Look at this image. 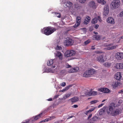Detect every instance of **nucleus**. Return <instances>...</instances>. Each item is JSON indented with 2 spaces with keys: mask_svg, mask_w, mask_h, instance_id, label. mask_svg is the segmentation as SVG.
Wrapping results in <instances>:
<instances>
[{
  "mask_svg": "<svg viewBox=\"0 0 123 123\" xmlns=\"http://www.w3.org/2000/svg\"><path fill=\"white\" fill-rule=\"evenodd\" d=\"M96 72L95 69L90 68L86 70L83 74V76L85 77H89L93 76Z\"/></svg>",
  "mask_w": 123,
  "mask_h": 123,
  "instance_id": "1",
  "label": "nucleus"
},
{
  "mask_svg": "<svg viewBox=\"0 0 123 123\" xmlns=\"http://www.w3.org/2000/svg\"><path fill=\"white\" fill-rule=\"evenodd\" d=\"M120 2L119 0H114L111 3V6L112 9H116L119 6Z\"/></svg>",
  "mask_w": 123,
  "mask_h": 123,
  "instance_id": "2",
  "label": "nucleus"
},
{
  "mask_svg": "<svg viewBox=\"0 0 123 123\" xmlns=\"http://www.w3.org/2000/svg\"><path fill=\"white\" fill-rule=\"evenodd\" d=\"M74 43L73 41L71 38H66L64 42V44L66 46H68L72 45Z\"/></svg>",
  "mask_w": 123,
  "mask_h": 123,
  "instance_id": "3",
  "label": "nucleus"
},
{
  "mask_svg": "<svg viewBox=\"0 0 123 123\" xmlns=\"http://www.w3.org/2000/svg\"><path fill=\"white\" fill-rule=\"evenodd\" d=\"M115 103H111L109 106L108 108L107 109V112L108 114H111L113 110V107H115Z\"/></svg>",
  "mask_w": 123,
  "mask_h": 123,
  "instance_id": "4",
  "label": "nucleus"
},
{
  "mask_svg": "<svg viewBox=\"0 0 123 123\" xmlns=\"http://www.w3.org/2000/svg\"><path fill=\"white\" fill-rule=\"evenodd\" d=\"M115 57L118 60L122 59L123 58V52H117L115 54Z\"/></svg>",
  "mask_w": 123,
  "mask_h": 123,
  "instance_id": "5",
  "label": "nucleus"
},
{
  "mask_svg": "<svg viewBox=\"0 0 123 123\" xmlns=\"http://www.w3.org/2000/svg\"><path fill=\"white\" fill-rule=\"evenodd\" d=\"M81 18L80 17L78 16L76 17V23L73 26V27L76 28L80 25L81 21Z\"/></svg>",
  "mask_w": 123,
  "mask_h": 123,
  "instance_id": "6",
  "label": "nucleus"
},
{
  "mask_svg": "<svg viewBox=\"0 0 123 123\" xmlns=\"http://www.w3.org/2000/svg\"><path fill=\"white\" fill-rule=\"evenodd\" d=\"M96 60L100 63H102L105 61L104 59V56L102 55L98 56L96 58Z\"/></svg>",
  "mask_w": 123,
  "mask_h": 123,
  "instance_id": "7",
  "label": "nucleus"
},
{
  "mask_svg": "<svg viewBox=\"0 0 123 123\" xmlns=\"http://www.w3.org/2000/svg\"><path fill=\"white\" fill-rule=\"evenodd\" d=\"M109 10V8L108 6H105L104 9L103 15L105 16L107 15L108 14Z\"/></svg>",
  "mask_w": 123,
  "mask_h": 123,
  "instance_id": "8",
  "label": "nucleus"
},
{
  "mask_svg": "<svg viewBox=\"0 0 123 123\" xmlns=\"http://www.w3.org/2000/svg\"><path fill=\"white\" fill-rule=\"evenodd\" d=\"M98 91L104 93H108L110 92V91L109 89L105 88L99 89H98Z\"/></svg>",
  "mask_w": 123,
  "mask_h": 123,
  "instance_id": "9",
  "label": "nucleus"
},
{
  "mask_svg": "<svg viewBox=\"0 0 123 123\" xmlns=\"http://www.w3.org/2000/svg\"><path fill=\"white\" fill-rule=\"evenodd\" d=\"M79 69V68L76 67L74 68H70L68 72L70 73L76 72L78 71Z\"/></svg>",
  "mask_w": 123,
  "mask_h": 123,
  "instance_id": "10",
  "label": "nucleus"
},
{
  "mask_svg": "<svg viewBox=\"0 0 123 123\" xmlns=\"http://www.w3.org/2000/svg\"><path fill=\"white\" fill-rule=\"evenodd\" d=\"M115 67L117 69L123 68V62L120 63H116L115 64Z\"/></svg>",
  "mask_w": 123,
  "mask_h": 123,
  "instance_id": "11",
  "label": "nucleus"
},
{
  "mask_svg": "<svg viewBox=\"0 0 123 123\" xmlns=\"http://www.w3.org/2000/svg\"><path fill=\"white\" fill-rule=\"evenodd\" d=\"M56 60L55 59H52L49 61L47 62V65L48 66H50L51 65L53 64L54 65H55V63H56Z\"/></svg>",
  "mask_w": 123,
  "mask_h": 123,
  "instance_id": "12",
  "label": "nucleus"
},
{
  "mask_svg": "<svg viewBox=\"0 0 123 123\" xmlns=\"http://www.w3.org/2000/svg\"><path fill=\"white\" fill-rule=\"evenodd\" d=\"M43 30V31H55L56 30V29L51 26L44 27Z\"/></svg>",
  "mask_w": 123,
  "mask_h": 123,
  "instance_id": "13",
  "label": "nucleus"
},
{
  "mask_svg": "<svg viewBox=\"0 0 123 123\" xmlns=\"http://www.w3.org/2000/svg\"><path fill=\"white\" fill-rule=\"evenodd\" d=\"M89 5L90 7L92 9H95L96 8V5L95 2L94 1H91L90 2Z\"/></svg>",
  "mask_w": 123,
  "mask_h": 123,
  "instance_id": "14",
  "label": "nucleus"
},
{
  "mask_svg": "<svg viewBox=\"0 0 123 123\" xmlns=\"http://www.w3.org/2000/svg\"><path fill=\"white\" fill-rule=\"evenodd\" d=\"M72 5V2L69 1H68L64 3V6L65 7H67L71 6Z\"/></svg>",
  "mask_w": 123,
  "mask_h": 123,
  "instance_id": "15",
  "label": "nucleus"
},
{
  "mask_svg": "<svg viewBox=\"0 0 123 123\" xmlns=\"http://www.w3.org/2000/svg\"><path fill=\"white\" fill-rule=\"evenodd\" d=\"M55 55L57 57H58L60 59H62V55L60 52L56 51L55 53Z\"/></svg>",
  "mask_w": 123,
  "mask_h": 123,
  "instance_id": "16",
  "label": "nucleus"
},
{
  "mask_svg": "<svg viewBox=\"0 0 123 123\" xmlns=\"http://www.w3.org/2000/svg\"><path fill=\"white\" fill-rule=\"evenodd\" d=\"M107 21L108 23L111 24H113L115 23L114 19L111 17L108 18L107 20Z\"/></svg>",
  "mask_w": 123,
  "mask_h": 123,
  "instance_id": "17",
  "label": "nucleus"
},
{
  "mask_svg": "<svg viewBox=\"0 0 123 123\" xmlns=\"http://www.w3.org/2000/svg\"><path fill=\"white\" fill-rule=\"evenodd\" d=\"M122 77L120 72H117L114 78L116 80H119Z\"/></svg>",
  "mask_w": 123,
  "mask_h": 123,
  "instance_id": "18",
  "label": "nucleus"
},
{
  "mask_svg": "<svg viewBox=\"0 0 123 123\" xmlns=\"http://www.w3.org/2000/svg\"><path fill=\"white\" fill-rule=\"evenodd\" d=\"M45 113V112H43L39 115L36 116L35 117H34V119L35 120H37V119L41 117V116L43 114H44Z\"/></svg>",
  "mask_w": 123,
  "mask_h": 123,
  "instance_id": "19",
  "label": "nucleus"
},
{
  "mask_svg": "<svg viewBox=\"0 0 123 123\" xmlns=\"http://www.w3.org/2000/svg\"><path fill=\"white\" fill-rule=\"evenodd\" d=\"M120 111V110L119 109H117L115 110H113L111 114L113 115H116L119 113Z\"/></svg>",
  "mask_w": 123,
  "mask_h": 123,
  "instance_id": "20",
  "label": "nucleus"
},
{
  "mask_svg": "<svg viewBox=\"0 0 123 123\" xmlns=\"http://www.w3.org/2000/svg\"><path fill=\"white\" fill-rule=\"evenodd\" d=\"M105 107H103L102 109H100L99 111V114L100 115L103 114L105 110Z\"/></svg>",
  "mask_w": 123,
  "mask_h": 123,
  "instance_id": "21",
  "label": "nucleus"
},
{
  "mask_svg": "<svg viewBox=\"0 0 123 123\" xmlns=\"http://www.w3.org/2000/svg\"><path fill=\"white\" fill-rule=\"evenodd\" d=\"M54 31H42V33L47 35H49L53 32Z\"/></svg>",
  "mask_w": 123,
  "mask_h": 123,
  "instance_id": "22",
  "label": "nucleus"
},
{
  "mask_svg": "<svg viewBox=\"0 0 123 123\" xmlns=\"http://www.w3.org/2000/svg\"><path fill=\"white\" fill-rule=\"evenodd\" d=\"M70 50H67L65 54V57H67L71 56L70 54Z\"/></svg>",
  "mask_w": 123,
  "mask_h": 123,
  "instance_id": "23",
  "label": "nucleus"
},
{
  "mask_svg": "<svg viewBox=\"0 0 123 123\" xmlns=\"http://www.w3.org/2000/svg\"><path fill=\"white\" fill-rule=\"evenodd\" d=\"M100 38V36L99 35H94L93 36V40H99Z\"/></svg>",
  "mask_w": 123,
  "mask_h": 123,
  "instance_id": "24",
  "label": "nucleus"
},
{
  "mask_svg": "<svg viewBox=\"0 0 123 123\" xmlns=\"http://www.w3.org/2000/svg\"><path fill=\"white\" fill-rule=\"evenodd\" d=\"M103 65L106 67L109 68L111 66V63L106 62L104 63Z\"/></svg>",
  "mask_w": 123,
  "mask_h": 123,
  "instance_id": "25",
  "label": "nucleus"
},
{
  "mask_svg": "<svg viewBox=\"0 0 123 123\" xmlns=\"http://www.w3.org/2000/svg\"><path fill=\"white\" fill-rule=\"evenodd\" d=\"M118 83L117 81L114 82L112 83L111 84V85L113 86V88H115L118 86Z\"/></svg>",
  "mask_w": 123,
  "mask_h": 123,
  "instance_id": "26",
  "label": "nucleus"
},
{
  "mask_svg": "<svg viewBox=\"0 0 123 123\" xmlns=\"http://www.w3.org/2000/svg\"><path fill=\"white\" fill-rule=\"evenodd\" d=\"M71 99L72 102H73L78 101L79 100V98L77 97H74L71 98Z\"/></svg>",
  "mask_w": 123,
  "mask_h": 123,
  "instance_id": "27",
  "label": "nucleus"
},
{
  "mask_svg": "<svg viewBox=\"0 0 123 123\" xmlns=\"http://www.w3.org/2000/svg\"><path fill=\"white\" fill-rule=\"evenodd\" d=\"M90 93H89V96L95 95L97 94V92L96 91L90 92Z\"/></svg>",
  "mask_w": 123,
  "mask_h": 123,
  "instance_id": "28",
  "label": "nucleus"
},
{
  "mask_svg": "<svg viewBox=\"0 0 123 123\" xmlns=\"http://www.w3.org/2000/svg\"><path fill=\"white\" fill-rule=\"evenodd\" d=\"M116 46H113L111 47H108L107 48H106L105 49L106 50H110L111 49H115L116 48Z\"/></svg>",
  "mask_w": 123,
  "mask_h": 123,
  "instance_id": "29",
  "label": "nucleus"
},
{
  "mask_svg": "<svg viewBox=\"0 0 123 123\" xmlns=\"http://www.w3.org/2000/svg\"><path fill=\"white\" fill-rule=\"evenodd\" d=\"M97 2L100 3L102 5H104L106 3V2L104 0H97Z\"/></svg>",
  "mask_w": 123,
  "mask_h": 123,
  "instance_id": "30",
  "label": "nucleus"
},
{
  "mask_svg": "<svg viewBox=\"0 0 123 123\" xmlns=\"http://www.w3.org/2000/svg\"><path fill=\"white\" fill-rule=\"evenodd\" d=\"M45 71L47 73H54L55 72L54 70L52 69L51 68L48 69L47 70Z\"/></svg>",
  "mask_w": 123,
  "mask_h": 123,
  "instance_id": "31",
  "label": "nucleus"
},
{
  "mask_svg": "<svg viewBox=\"0 0 123 123\" xmlns=\"http://www.w3.org/2000/svg\"><path fill=\"white\" fill-rule=\"evenodd\" d=\"M98 21V19L97 18L95 17L93 18L92 20V23L93 24H95Z\"/></svg>",
  "mask_w": 123,
  "mask_h": 123,
  "instance_id": "32",
  "label": "nucleus"
},
{
  "mask_svg": "<svg viewBox=\"0 0 123 123\" xmlns=\"http://www.w3.org/2000/svg\"><path fill=\"white\" fill-rule=\"evenodd\" d=\"M71 93H68L66 94L63 97V98L64 99H66L69 97L71 95Z\"/></svg>",
  "mask_w": 123,
  "mask_h": 123,
  "instance_id": "33",
  "label": "nucleus"
},
{
  "mask_svg": "<svg viewBox=\"0 0 123 123\" xmlns=\"http://www.w3.org/2000/svg\"><path fill=\"white\" fill-rule=\"evenodd\" d=\"M70 52L71 56L74 55L75 54V52L73 50H70Z\"/></svg>",
  "mask_w": 123,
  "mask_h": 123,
  "instance_id": "34",
  "label": "nucleus"
},
{
  "mask_svg": "<svg viewBox=\"0 0 123 123\" xmlns=\"http://www.w3.org/2000/svg\"><path fill=\"white\" fill-rule=\"evenodd\" d=\"M98 117L97 116H95L93 117L91 119V121H96L98 119Z\"/></svg>",
  "mask_w": 123,
  "mask_h": 123,
  "instance_id": "35",
  "label": "nucleus"
},
{
  "mask_svg": "<svg viewBox=\"0 0 123 123\" xmlns=\"http://www.w3.org/2000/svg\"><path fill=\"white\" fill-rule=\"evenodd\" d=\"M74 8L77 9H79L81 7V6L80 5L76 4L74 5Z\"/></svg>",
  "mask_w": 123,
  "mask_h": 123,
  "instance_id": "36",
  "label": "nucleus"
},
{
  "mask_svg": "<svg viewBox=\"0 0 123 123\" xmlns=\"http://www.w3.org/2000/svg\"><path fill=\"white\" fill-rule=\"evenodd\" d=\"M55 48L57 50H60L62 49V47L60 46L57 45Z\"/></svg>",
  "mask_w": 123,
  "mask_h": 123,
  "instance_id": "37",
  "label": "nucleus"
},
{
  "mask_svg": "<svg viewBox=\"0 0 123 123\" xmlns=\"http://www.w3.org/2000/svg\"><path fill=\"white\" fill-rule=\"evenodd\" d=\"M98 102V101L97 100H95L91 101L90 102V103L92 104H94Z\"/></svg>",
  "mask_w": 123,
  "mask_h": 123,
  "instance_id": "38",
  "label": "nucleus"
},
{
  "mask_svg": "<svg viewBox=\"0 0 123 123\" xmlns=\"http://www.w3.org/2000/svg\"><path fill=\"white\" fill-rule=\"evenodd\" d=\"M91 112V111L89 110L85 112L84 113L86 115H87L89 113Z\"/></svg>",
  "mask_w": 123,
  "mask_h": 123,
  "instance_id": "39",
  "label": "nucleus"
},
{
  "mask_svg": "<svg viewBox=\"0 0 123 123\" xmlns=\"http://www.w3.org/2000/svg\"><path fill=\"white\" fill-rule=\"evenodd\" d=\"M55 15L58 18H60L61 17V14L60 13H55Z\"/></svg>",
  "mask_w": 123,
  "mask_h": 123,
  "instance_id": "40",
  "label": "nucleus"
},
{
  "mask_svg": "<svg viewBox=\"0 0 123 123\" xmlns=\"http://www.w3.org/2000/svg\"><path fill=\"white\" fill-rule=\"evenodd\" d=\"M90 21H88L87 20L85 19L84 22V23L85 24H89Z\"/></svg>",
  "mask_w": 123,
  "mask_h": 123,
  "instance_id": "41",
  "label": "nucleus"
},
{
  "mask_svg": "<svg viewBox=\"0 0 123 123\" xmlns=\"http://www.w3.org/2000/svg\"><path fill=\"white\" fill-rule=\"evenodd\" d=\"M85 19L87 20L88 21H90V17L89 16H87L86 17V18Z\"/></svg>",
  "mask_w": 123,
  "mask_h": 123,
  "instance_id": "42",
  "label": "nucleus"
},
{
  "mask_svg": "<svg viewBox=\"0 0 123 123\" xmlns=\"http://www.w3.org/2000/svg\"><path fill=\"white\" fill-rule=\"evenodd\" d=\"M49 119L48 118H47L42 120L40 122H46L49 121Z\"/></svg>",
  "mask_w": 123,
  "mask_h": 123,
  "instance_id": "43",
  "label": "nucleus"
},
{
  "mask_svg": "<svg viewBox=\"0 0 123 123\" xmlns=\"http://www.w3.org/2000/svg\"><path fill=\"white\" fill-rule=\"evenodd\" d=\"M90 42V41L89 40H88L85 41L84 42L85 44L86 45L88 44Z\"/></svg>",
  "mask_w": 123,
  "mask_h": 123,
  "instance_id": "44",
  "label": "nucleus"
},
{
  "mask_svg": "<svg viewBox=\"0 0 123 123\" xmlns=\"http://www.w3.org/2000/svg\"><path fill=\"white\" fill-rule=\"evenodd\" d=\"M66 85V84L65 82H63L61 84V85L62 86H64Z\"/></svg>",
  "mask_w": 123,
  "mask_h": 123,
  "instance_id": "45",
  "label": "nucleus"
},
{
  "mask_svg": "<svg viewBox=\"0 0 123 123\" xmlns=\"http://www.w3.org/2000/svg\"><path fill=\"white\" fill-rule=\"evenodd\" d=\"M118 92L119 93L123 94V89L119 91Z\"/></svg>",
  "mask_w": 123,
  "mask_h": 123,
  "instance_id": "46",
  "label": "nucleus"
},
{
  "mask_svg": "<svg viewBox=\"0 0 123 123\" xmlns=\"http://www.w3.org/2000/svg\"><path fill=\"white\" fill-rule=\"evenodd\" d=\"M86 0H79L80 2L81 3H84L85 2Z\"/></svg>",
  "mask_w": 123,
  "mask_h": 123,
  "instance_id": "47",
  "label": "nucleus"
},
{
  "mask_svg": "<svg viewBox=\"0 0 123 123\" xmlns=\"http://www.w3.org/2000/svg\"><path fill=\"white\" fill-rule=\"evenodd\" d=\"M97 18L98 19V20L100 22L101 21H102V20L101 19V18L99 16H98L97 17Z\"/></svg>",
  "mask_w": 123,
  "mask_h": 123,
  "instance_id": "48",
  "label": "nucleus"
},
{
  "mask_svg": "<svg viewBox=\"0 0 123 123\" xmlns=\"http://www.w3.org/2000/svg\"><path fill=\"white\" fill-rule=\"evenodd\" d=\"M96 108V107H94L92 108H91L90 109V110L91 111V112H92V111H93L94 110V109H95Z\"/></svg>",
  "mask_w": 123,
  "mask_h": 123,
  "instance_id": "49",
  "label": "nucleus"
},
{
  "mask_svg": "<svg viewBox=\"0 0 123 123\" xmlns=\"http://www.w3.org/2000/svg\"><path fill=\"white\" fill-rule=\"evenodd\" d=\"M71 86L70 85H69L68 86H67L66 87L65 90H68L69 88Z\"/></svg>",
  "mask_w": 123,
  "mask_h": 123,
  "instance_id": "50",
  "label": "nucleus"
},
{
  "mask_svg": "<svg viewBox=\"0 0 123 123\" xmlns=\"http://www.w3.org/2000/svg\"><path fill=\"white\" fill-rule=\"evenodd\" d=\"M90 93V92H86L85 93V95H86V96H89V93Z\"/></svg>",
  "mask_w": 123,
  "mask_h": 123,
  "instance_id": "51",
  "label": "nucleus"
},
{
  "mask_svg": "<svg viewBox=\"0 0 123 123\" xmlns=\"http://www.w3.org/2000/svg\"><path fill=\"white\" fill-rule=\"evenodd\" d=\"M120 16L121 17H123V11L120 13Z\"/></svg>",
  "mask_w": 123,
  "mask_h": 123,
  "instance_id": "52",
  "label": "nucleus"
},
{
  "mask_svg": "<svg viewBox=\"0 0 123 123\" xmlns=\"http://www.w3.org/2000/svg\"><path fill=\"white\" fill-rule=\"evenodd\" d=\"M123 102V101L121 99H120L119 100L118 102V103L119 104H121Z\"/></svg>",
  "mask_w": 123,
  "mask_h": 123,
  "instance_id": "53",
  "label": "nucleus"
},
{
  "mask_svg": "<svg viewBox=\"0 0 123 123\" xmlns=\"http://www.w3.org/2000/svg\"><path fill=\"white\" fill-rule=\"evenodd\" d=\"M104 105V103H102L98 105V108H99L101 107H102Z\"/></svg>",
  "mask_w": 123,
  "mask_h": 123,
  "instance_id": "54",
  "label": "nucleus"
},
{
  "mask_svg": "<svg viewBox=\"0 0 123 123\" xmlns=\"http://www.w3.org/2000/svg\"><path fill=\"white\" fill-rule=\"evenodd\" d=\"M92 116V114H90V115H89L88 117V119H89Z\"/></svg>",
  "mask_w": 123,
  "mask_h": 123,
  "instance_id": "55",
  "label": "nucleus"
},
{
  "mask_svg": "<svg viewBox=\"0 0 123 123\" xmlns=\"http://www.w3.org/2000/svg\"><path fill=\"white\" fill-rule=\"evenodd\" d=\"M78 107V106L77 105H73L72 106V107L75 108H76L77 107Z\"/></svg>",
  "mask_w": 123,
  "mask_h": 123,
  "instance_id": "56",
  "label": "nucleus"
},
{
  "mask_svg": "<svg viewBox=\"0 0 123 123\" xmlns=\"http://www.w3.org/2000/svg\"><path fill=\"white\" fill-rule=\"evenodd\" d=\"M98 26L99 25H95V27L96 29H97L98 28Z\"/></svg>",
  "mask_w": 123,
  "mask_h": 123,
  "instance_id": "57",
  "label": "nucleus"
},
{
  "mask_svg": "<svg viewBox=\"0 0 123 123\" xmlns=\"http://www.w3.org/2000/svg\"><path fill=\"white\" fill-rule=\"evenodd\" d=\"M112 44H107L106 45V46L107 47L110 46H111Z\"/></svg>",
  "mask_w": 123,
  "mask_h": 123,
  "instance_id": "58",
  "label": "nucleus"
},
{
  "mask_svg": "<svg viewBox=\"0 0 123 123\" xmlns=\"http://www.w3.org/2000/svg\"><path fill=\"white\" fill-rule=\"evenodd\" d=\"M47 100L48 101H51L52 100V98H50L47 99Z\"/></svg>",
  "mask_w": 123,
  "mask_h": 123,
  "instance_id": "59",
  "label": "nucleus"
},
{
  "mask_svg": "<svg viewBox=\"0 0 123 123\" xmlns=\"http://www.w3.org/2000/svg\"><path fill=\"white\" fill-rule=\"evenodd\" d=\"M73 117V116H69V117H68V118H67V119H68L70 118H72V117Z\"/></svg>",
  "mask_w": 123,
  "mask_h": 123,
  "instance_id": "60",
  "label": "nucleus"
},
{
  "mask_svg": "<svg viewBox=\"0 0 123 123\" xmlns=\"http://www.w3.org/2000/svg\"><path fill=\"white\" fill-rule=\"evenodd\" d=\"M29 122V120H27V121H26V122H24L23 123H28Z\"/></svg>",
  "mask_w": 123,
  "mask_h": 123,
  "instance_id": "61",
  "label": "nucleus"
},
{
  "mask_svg": "<svg viewBox=\"0 0 123 123\" xmlns=\"http://www.w3.org/2000/svg\"><path fill=\"white\" fill-rule=\"evenodd\" d=\"M58 96L57 95H55V98H57Z\"/></svg>",
  "mask_w": 123,
  "mask_h": 123,
  "instance_id": "62",
  "label": "nucleus"
},
{
  "mask_svg": "<svg viewBox=\"0 0 123 123\" xmlns=\"http://www.w3.org/2000/svg\"><path fill=\"white\" fill-rule=\"evenodd\" d=\"M94 67L95 68H96L97 69L98 68V66H94Z\"/></svg>",
  "mask_w": 123,
  "mask_h": 123,
  "instance_id": "63",
  "label": "nucleus"
},
{
  "mask_svg": "<svg viewBox=\"0 0 123 123\" xmlns=\"http://www.w3.org/2000/svg\"><path fill=\"white\" fill-rule=\"evenodd\" d=\"M70 67H71V66H70V65H68L67 66V67L68 68H70Z\"/></svg>",
  "mask_w": 123,
  "mask_h": 123,
  "instance_id": "64",
  "label": "nucleus"
}]
</instances>
